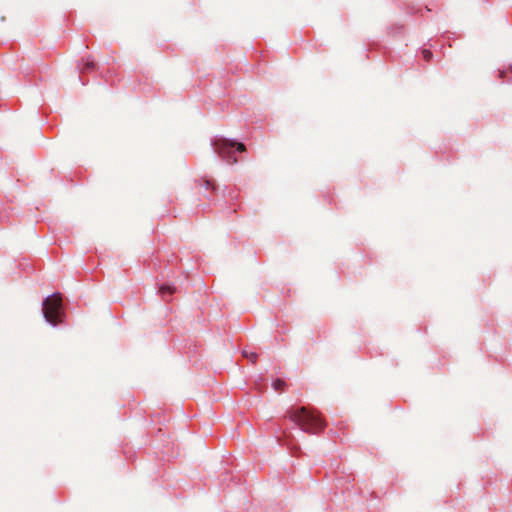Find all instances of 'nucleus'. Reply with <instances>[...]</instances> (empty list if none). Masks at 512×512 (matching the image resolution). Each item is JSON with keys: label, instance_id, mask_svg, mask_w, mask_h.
I'll return each mask as SVG.
<instances>
[{"label": "nucleus", "instance_id": "obj_1", "mask_svg": "<svg viewBox=\"0 0 512 512\" xmlns=\"http://www.w3.org/2000/svg\"><path fill=\"white\" fill-rule=\"evenodd\" d=\"M288 418L296 423L301 430L311 434L320 433L325 424L321 417L314 411L308 410L306 407L291 409L287 412Z\"/></svg>", "mask_w": 512, "mask_h": 512}, {"label": "nucleus", "instance_id": "obj_2", "mask_svg": "<svg viewBox=\"0 0 512 512\" xmlns=\"http://www.w3.org/2000/svg\"><path fill=\"white\" fill-rule=\"evenodd\" d=\"M214 148L218 155L230 165H233L237 162V158L234 156V148H236L239 152L246 150L243 143L231 141L225 138L217 139L214 142Z\"/></svg>", "mask_w": 512, "mask_h": 512}, {"label": "nucleus", "instance_id": "obj_3", "mask_svg": "<svg viewBox=\"0 0 512 512\" xmlns=\"http://www.w3.org/2000/svg\"><path fill=\"white\" fill-rule=\"evenodd\" d=\"M62 299L60 295L54 294L47 297L43 302V315L49 323L56 325L59 322Z\"/></svg>", "mask_w": 512, "mask_h": 512}, {"label": "nucleus", "instance_id": "obj_4", "mask_svg": "<svg viewBox=\"0 0 512 512\" xmlns=\"http://www.w3.org/2000/svg\"><path fill=\"white\" fill-rule=\"evenodd\" d=\"M175 291H176V288H175V287H173V286H170V285H165V284H164V285H161V286L159 287V292H160V294H161L163 297H165V296H167V295H172L173 293H175Z\"/></svg>", "mask_w": 512, "mask_h": 512}, {"label": "nucleus", "instance_id": "obj_5", "mask_svg": "<svg viewBox=\"0 0 512 512\" xmlns=\"http://www.w3.org/2000/svg\"><path fill=\"white\" fill-rule=\"evenodd\" d=\"M272 386H273L274 390H276V391H283L286 386V383L281 379H276L273 382Z\"/></svg>", "mask_w": 512, "mask_h": 512}, {"label": "nucleus", "instance_id": "obj_6", "mask_svg": "<svg viewBox=\"0 0 512 512\" xmlns=\"http://www.w3.org/2000/svg\"><path fill=\"white\" fill-rule=\"evenodd\" d=\"M243 355H244V357L249 359L252 363H255L257 360V354L255 352L243 351Z\"/></svg>", "mask_w": 512, "mask_h": 512}, {"label": "nucleus", "instance_id": "obj_7", "mask_svg": "<svg viewBox=\"0 0 512 512\" xmlns=\"http://www.w3.org/2000/svg\"><path fill=\"white\" fill-rule=\"evenodd\" d=\"M422 56L425 61H430L432 59V52L428 49H423Z\"/></svg>", "mask_w": 512, "mask_h": 512}, {"label": "nucleus", "instance_id": "obj_8", "mask_svg": "<svg viewBox=\"0 0 512 512\" xmlns=\"http://www.w3.org/2000/svg\"><path fill=\"white\" fill-rule=\"evenodd\" d=\"M94 62H87L84 66V70H89V69H93L94 68Z\"/></svg>", "mask_w": 512, "mask_h": 512}]
</instances>
